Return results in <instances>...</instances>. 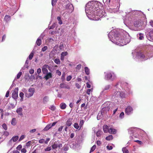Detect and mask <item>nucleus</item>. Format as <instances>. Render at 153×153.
Instances as JSON below:
<instances>
[{
	"mask_svg": "<svg viewBox=\"0 0 153 153\" xmlns=\"http://www.w3.org/2000/svg\"><path fill=\"white\" fill-rule=\"evenodd\" d=\"M74 126L75 128L77 129H78L79 130L81 128L78 125V124L77 123H74Z\"/></svg>",
	"mask_w": 153,
	"mask_h": 153,
	"instance_id": "cd10ccee",
	"label": "nucleus"
},
{
	"mask_svg": "<svg viewBox=\"0 0 153 153\" xmlns=\"http://www.w3.org/2000/svg\"><path fill=\"white\" fill-rule=\"evenodd\" d=\"M24 94L23 92H21L19 94V96L21 97V101H22L23 99Z\"/></svg>",
	"mask_w": 153,
	"mask_h": 153,
	"instance_id": "4c0bfd02",
	"label": "nucleus"
},
{
	"mask_svg": "<svg viewBox=\"0 0 153 153\" xmlns=\"http://www.w3.org/2000/svg\"><path fill=\"white\" fill-rule=\"evenodd\" d=\"M50 109L52 111H54L55 110L56 108L54 105H51L50 108Z\"/></svg>",
	"mask_w": 153,
	"mask_h": 153,
	"instance_id": "3c124183",
	"label": "nucleus"
},
{
	"mask_svg": "<svg viewBox=\"0 0 153 153\" xmlns=\"http://www.w3.org/2000/svg\"><path fill=\"white\" fill-rule=\"evenodd\" d=\"M26 151V150L25 148H23L21 150V152L22 153H25Z\"/></svg>",
	"mask_w": 153,
	"mask_h": 153,
	"instance_id": "69168bd1",
	"label": "nucleus"
},
{
	"mask_svg": "<svg viewBox=\"0 0 153 153\" xmlns=\"http://www.w3.org/2000/svg\"><path fill=\"white\" fill-rule=\"evenodd\" d=\"M46 75L45 76L44 78L48 80V79L51 78L52 77V74L51 73H47L45 74Z\"/></svg>",
	"mask_w": 153,
	"mask_h": 153,
	"instance_id": "f3484780",
	"label": "nucleus"
},
{
	"mask_svg": "<svg viewBox=\"0 0 153 153\" xmlns=\"http://www.w3.org/2000/svg\"><path fill=\"white\" fill-rule=\"evenodd\" d=\"M31 142L29 141L26 144V146L27 147L30 146V144H31Z\"/></svg>",
	"mask_w": 153,
	"mask_h": 153,
	"instance_id": "338daca9",
	"label": "nucleus"
},
{
	"mask_svg": "<svg viewBox=\"0 0 153 153\" xmlns=\"http://www.w3.org/2000/svg\"><path fill=\"white\" fill-rule=\"evenodd\" d=\"M72 120V118H70L68 119V120L66 122V126L69 127L72 124L71 121Z\"/></svg>",
	"mask_w": 153,
	"mask_h": 153,
	"instance_id": "412c9836",
	"label": "nucleus"
},
{
	"mask_svg": "<svg viewBox=\"0 0 153 153\" xmlns=\"http://www.w3.org/2000/svg\"><path fill=\"white\" fill-rule=\"evenodd\" d=\"M77 143H76L75 145H74V143L73 145V146L72 145H73V144H72V145H70V147L71 148H75L76 146V145L77 144H78V143H80V141H79V142H77Z\"/></svg>",
	"mask_w": 153,
	"mask_h": 153,
	"instance_id": "37998d69",
	"label": "nucleus"
},
{
	"mask_svg": "<svg viewBox=\"0 0 153 153\" xmlns=\"http://www.w3.org/2000/svg\"><path fill=\"white\" fill-rule=\"evenodd\" d=\"M22 74V73L21 72H19L17 74L16 78L17 79H19L20 77Z\"/></svg>",
	"mask_w": 153,
	"mask_h": 153,
	"instance_id": "c03bdc74",
	"label": "nucleus"
},
{
	"mask_svg": "<svg viewBox=\"0 0 153 153\" xmlns=\"http://www.w3.org/2000/svg\"><path fill=\"white\" fill-rule=\"evenodd\" d=\"M133 129L132 128H131L129 129V133L131 134V136H130V138L131 139H133L134 137H136V136L133 135L134 134L133 133H132V131H133Z\"/></svg>",
	"mask_w": 153,
	"mask_h": 153,
	"instance_id": "b1692460",
	"label": "nucleus"
},
{
	"mask_svg": "<svg viewBox=\"0 0 153 153\" xmlns=\"http://www.w3.org/2000/svg\"><path fill=\"white\" fill-rule=\"evenodd\" d=\"M6 38V36L5 34H4L2 36V40H1V42H3V41H4L5 40Z\"/></svg>",
	"mask_w": 153,
	"mask_h": 153,
	"instance_id": "052dcab7",
	"label": "nucleus"
},
{
	"mask_svg": "<svg viewBox=\"0 0 153 153\" xmlns=\"http://www.w3.org/2000/svg\"><path fill=\"white\" fill-rule=\"evenodd\" d=\"M93 89L92 88L91 89H88L86 91V93L88 95H89L91 92L92 91Z\"/></svg>",
	"mask_w": 153,
	"mask_h": 153,
	"instance_id": "49530a36",
	"label": "nucleus"
},
{
	"mask_svg": "<svg viewBox=\"0 0 153 153\" xmlns=\"http://www.w3.org/2000/svg\"><path fill=\"white\" fill-rule=\"evenodd\" d=\"M147 32L148 33L147 36L148 39L151 41L153 42V29H147Z\"/></svg>",
	"mask_w": 153,
	"mask_h": 153,
	"instance_id": "1a4fd4ad",
	"label": "nucleus"
},
{
	"mask_svg": "<svg viewBox=\"0 0 153 153\" xmlns=\"http://www.w3.org/2000/svg\"><path fill=\"white\" fill-rule=\"evenodd\" d=\"M85 74L88 75L90 74V70L87 67H85Z\"/></svg>",
	"mask_w": 153,
	"mask_h": 153,
	"instance_id": "c756f323",
	"label": "nucleus"
},
{
	"mask_svg": "<svg viewBox=\"0 0 153 153\" xmlns=\"http://www.w3.org/2000/svg\"><path fill=\"white\" fill-rule=\"evenodd\" d=\"M36 131V129H34L30 130L29 131V132L30 133H33Z\"/></svg>",
	"mask_w": 153,
	"mask_h": 153,
	"instance_id": "4d7b16f0",
	"label": "nucleus"
},
{
	"mask_svg": "<svg viewBox=\"0 0 153 153\" xmlns=\"http://www.w3.org/2000/svg\"><path fill=\"white\" fill-rule=\"evenodd\" d=\"M113 137L112 135H110L107 137H106L105 139L106 140H112L113 139Z\"/></svg>",
	"mask_w": 153,
	"mask_h": 153,
	"instance_id": "473e14b6",
	"label": "nucleus"
},
{
	"mask_svg": "<svg viewBox=\"0 0 153 153\" xmlns=\"http://www.w3.org/2000/svg\"><path fill=\"white\" fill-rule=\"evenodd\" d=\"M48 69L50 71V67L48 65H45L43 66L42 70L44 74H47L48 72Z\"/></svg>",
	"mask_w": 153,
	"mask_h": 153,
	"instance_id": "4468645a",
	"label": "nucleus"
},
{
	"mask_svg": "<svg viewBox=\"0 0 153 153\" xmlns=\"http://www.w3.org/2000/svg\"><path fill=\"white\" fill-rule=\"evenodd\" d=\"M133 109L130 106H128L125 109V112L128 115H130L133 113Z\"/></svg>",
	"mask_w": 153,
	"mask_h": 153,
	"instance_id": "f8f14e48",
	"label": "nucleus"
},
{
	"mask_svg": "<svg viewBox=\"0 0 153 153\" xmlns=\"http://www.w3.org/2000/svg\"><path fill=\"white\" fill-rule=\"evenodd\" d=\"M71 78L72 77L71 76H69L67 77L66 80L68 81H70L71 79Z\"/></svg>",
	"mask_w": 153,
	"mask_h": 153,
	"instance_id": "5fc2aeb1",
	"label": "nucleus"
},
{
	"mask_svg": "<svg viewBox=\"0 0 153 153\" xmlns=\"http://www.w3.org/2000/svg\"><path fill=\"white\" fill-rule=\"evenodd\" d=\"M113 98H123L127 95L131 93L128 84L126 82H118L114 86L113 89Z\"/></svg>",
	"mask_w": 153,
	"mask_h": 153,
	"instance_id": "7ed1b4c3",
	"label": "nucleus"
},
{
	"mask_svg": "<svg viewBox=\"0 0 153 153\" xmlns=\"http://www.w3.org/2000/svg\"><path fill=\"white\" fill-rule=\"evenodd\" d=\"M149 23L150 25L152 27H153V21L152 20H150Z\"/></svg>",
	"mask_w": 153,
	"mask_h": 153,
	"instance_id": "774afa93",
	"label": "nucleus"
},
{
	"mask_svg": "<svg viewBox=\"0 0 153 153\" xmlns=\"http://www.w3.org/2000/svg\"><path fill=\"white\" fill-rule=\"evenodd\" d=\"M18 88H16L13 91L12 94V97L13 98V99H17L18 95Z\"/></svg>",
	"mask_w": 153,
	"mask_h": 153,
	"instance_id": "ddd939ff",
	"label": "nucleus"
},
{
	"mask_svg": "<svg viewBox=\"0 0 153 153\" xmlns=\"http://www.w3.org/2000/svg\"><path fill=\"white\" fill-rule=\"evenodd\" d=\"M84 123V121L83 120H80L79 126L80 128H81L82 126H83Z\"/></svg>",
	"mask_w": 153,
	"mask_h": 153,
	"instance_id": "79ce46f5",
	"label": "nucleus"
},
{
	"mask_svg": "<svg viewBox=\"0 0 153 153\" xmlns=\"http://www.w3.org/2000/svg\"><path fill=\"white\" fill-rule=\"evenodd\" d=\"M100 5L101 7L100 3L97 1H91L87 4L85 7V11L87 16L89 19L97 20L99 19L94 17V14Z\"/></svg>",
	"mask_w": 153,
	"mask_h": 153,
	"instance_id": "20e7f679",
	"label": "nucleus"
},
{
	"mask_svg": "<svg viewBox=\"0 0 153 153\" xmlns=\"http://www.w3.org/2000/svg\"><path fill=\"white\" fill-rule=\"evenodd\" d=\"M60 87L61 88H65L69 89V87L65 83H61L60 84Z\"/></svg>",
	"mask_w": 153,
	"mask_h": 153,
	"instance_id": "a211bd4d",
	"label": "nucleus"
},
{
	"mask_svg": "<svg viewBox=\"0 0 153 153\" xmlns=\"http://www.w3.org/2000/svg\"><path fill=\"white\" fill-rule=\"evenodd\" d=\"M19 137L18 136H14L10 140V141L11 142L12 140L13 142H15L17 141Z\"/></svg>",
	"mask_w": 153,
	"mask_h": 153,
	"instance_id": "393cba45",
	"label": "nucleus"
},
{
	"mask_svg": "<svg viewBox=\"0 0 153 153\" xmlns=\"http://www.w3.org/2000/svg\"><path fill=\"white\" fill-rule=\"evenodd\" d=\"M2 127L5 130H6L7 129V126L4 123L2 125Z\"/></svg>",
	"mask_w": 153,
	"mask_h": 153,
	"instance_id": "09e8293b",
	"label": "nucleus"
},
{
	"mask_svg": "<svg viewBox=\"0 0 153 153\" xmlns=\"http://www.w3.org/2000/svg\"><path fill=\"white\" fill-rule=\"evenodd\" d=\"M66 105L64 103H62L60 105V108L62 109H65L66 108Z\"/></svg>",
	"mask_w": 153,
	"mask_h": 153,
	"instance_id": "c85d7f7f",
	"label": "nucleus"
},
{
	"mask_svg": "<svg viewBox=\"0 0 153 153\" xmlns=\"http://www.w3.org/2000/svg\"><path fill=\"white\" fill-rule=\"evenodd\" d=\"M106 15V13L105 11L102 9H101L100 6H99V8H98L97 10H96L94 14V17L99 18L97 20H99L102 17H105Z\"/></svg>",
	"mask_w": 153,
	"mask_h": 153,
	"instance_id": "6e6552de",
	"label": "nucleus"
},
{
	"mask_svg": "<svg viewBox=\"0 0 153 153\" xmlns=\"http://www.w3.org/2000/svg\"><path fill=\"white\" fill-rule=\"evenodd\" d=\"M108 36L112 42L120 46L125 45L130 41L128 33L123 30H113L108 34Z\"/></svg>",
	"mask_w": 153,
	"mask_h": 153,
	"instance_id": "f257e3e1",
	"label": "nucleus"
},
{
	"mask_svg": "<svg viewBox=\"0 0 153 153\" xmlns=\"http://www.w3.org/2000/svg\"><path fill=\"white\" fill-rule=\"evenodd\" d=\"M4 20L6 22H7L10 21V16L8 15H6L4 17Z\"/></svg>",
	"mask_w": 153,
	"mask_h": 153,
	"instance_id": "4be33fe9",
	"label": "nucleus"
},
{
	"mask_svg": "<svg viewBox=\"0 0 153 153\" xmlns=\"http://www.w3.org/2000/svg\"><path fill=\"white\" fill-rule=\"evenodd\" d=\"M108 12L110 13H115L117 11V9L112 8H109L108 9Z\"/></svg>",
	"mask_w": 153,
	"mask_h": 153,
	"instance_id": "a878e982",
	"label": "nucleus"
},
{
	"mask_svg": "<svg viewBox=\"0 0 153 153\" xmlns=\"http://www.w3.org/2000/svg\"><path fill=\"white\" fill-rule=\"evenodd\" d=\"M10 90H8L7 91L6 93V95H5V97H9V94L10 93Z\"/></svg>",
	"mask_w": 153,
	"mask_h": 153,
	"instance_id": "680f3d73",
	"label": "nucleus"
},
{
	"mask_svg": "<svg viewBox=\"0 0 153 153\" xmlns=\"http://www.w3.org/2000/svg\"><path fill=\"white\" fill-rule=\"evenodd\" d=\"M78 88H79L81 87L80 85L78 83H76L75 85Z\"/></svg>",
	"mask_w": 153,
	"mask_h": 153,
	"instance_id": "e2e57ef3",
	"label": "nucleus"
},
{
	"mask_svg": "<svg viewBox=\"0 0 153 153\" xmlns=\"http://www.w3.org/2000/svg\"><path fill=\"white\" fill-rule=\"evenodd\" d=\"M54 143V144L52 146V148L54 149H56L58 147H60V144Z\"/></svg>",
	"mask_w": 153,
	"mask_h": 153,
	"instance_id": "bb28decb",
	"label": "nucleus"
},
{
	"mask_svg": "<svg viewBox=\"0 0 153 153\" xmlns=\"http://www.w3.org/2000/svg\"><path fill=\"white\" fill-rule=\"evenodd\" d=\"M101 115H102V113H99L97 115V118L98 120H99L100 119Z\"/></svg>",
	"mask_w": 153,
	"mask_h": 153,
	"instance_id": "864d4df0",
	"label": "nucleus"
},
{
	"mask_svg": "<svg viewBox=\"0 0 153 153\" xmlns=\"http://www.w3.org/2000/svg\"><path fill=\"white\" fill-rule=\"evenodd\" d=\"M132 53L134 59H138L143 61L146 60L148 58L143 53L140 51H138L137 50L133 51Z\"/></svg>",
	"mask_w": 153,
	"mask_h": 153,
	"instance_id": "39448f33",
	"label": "nucleus"
},
{
	"mask_svg": "<svg viewBox=\"0 0 153 153\" xmlns=\"http://www.w3.org/2000/svg\"><path fill=\"white\" fill-rule=\"evenodd\" d=\"M105 79L107 80L113 81L116 80L117 79L116 74L112 71L105 73Z\"/></svg>",
	"mask_w": 153,
	"mask_h": 153,
	"instance_id": "0eeeda50",
	"label": "nucleus"
},
{
	"mask_svg": "<svg viewBox=\"0 0 153 153\" xmlns=\"http://www.w3.org/2000/svg\"><path fill=\"white\" fill-rule=\"evenodd\" d=\"M25 137V136L24 135H22L19 139V141H21V140H23Z\"/></svg>",
	"mask_w": 153,
	"mask_h": 153,
	"instance_id": "13d9d810",
	"label": "nucleus"
},
{
	"mask_svg": "<svg viewBox=\"0 0 153 153\" xmlns=\"http://www.w3.org/2000/svg\"><path fill=\"white\" fill-rule=\"evenodd\" d=\"M137 36L139 37V39L140 40H142L144 38L143 34L142 33H140Z\"/></svg>",
	"mask_w": 153,
	"mask_h": 153,
	"instance_id": "7c9ffc66",
	"label": "nucleus"
},
{
	"mask_svg": "<svg viewBox=\"0 0 153 153\" xmlns=\"http://www.w3.org/2000/svg\"><path fill=\"white\" fill-rule=\"evenodd\" d=\"M124 113L123 112H122L120 114L119 116V118L121 119H123L124 117Z\"/></svg>",
	"mask_w": 153,
	"mask_h": 153,
	"instance_id": "a19ab883",
	"label": "nucleus"
},
{
	"mask_svg": "<svg viewBox=\"0 0 153 153\" xmlns=\"http://www.w3.org/2000/svg\"><path fill=\"white\" fill-rule=\"evenodd\" d=\"M57 20L59 22L58 23L60 25L62 24V20L61 19V17L59 16H58L57 17Z\"/></svg>",
	"mask_w": 153,
	"mask_h": 153,
	"instance_id": "ea45409f",
	"label": "nucleus"
},
{
	"mask_svg": "<svg viewBox=\"0 0 153 153\" xmlns=\"http://www.w3.org/2000/svg\"><path fill=\"white\" fill-rule=\"evenodd\" d=\"M11 124L13 126H15L16 125V120L15 118H13L12 119L11 122Z\"/></svg>",
	"mask_w": 153,
	"mask_h": 153,
	"instance_id": "2f4dec72",
	"label": "nucleus"
},
{
	"mask_svg": "<svg viewBox=\"0 0 153 153\" xmlns=\"http://www.w3.org/2000/svg\"><path fill=\"white\" fill-rule=\"evenodd\" d=\"M126 16L124 23L126 25H129L133 20V19H137L139 16L141 14L143 15V17L138 20L136 19L134 22V25L136 27H139L142 26L143 25H146L147 23V20L146 16L140 11L137 10H132L131 9H129L127 12H126Z\"/></svg>",
	"mask_w": 153,
	"mask_h": 153,
	"instance_id": "f03ea898",
	"label": "nucleus"
},
{
	"mask_svg": "<svg viewBox=\"0 0 153 153\" xmlns=\"http://www.w3.org/2000/svg\"><path fill=\"white\" fill-rule=\"evenodd\" d=\"M36 43L37 45L35 46L33 50L30 53L28 59L29 58V59L30 60H31L32 59L33 56V53H35V51H36V50H37L38 49L37 45H38V38L36 40Z\"/></svg>",
	"mask_w": 153,
	"mask_h": 153,
	"instance_id": "9b49d317",
	"label": "nucleus"
},
{
	"mask_svg": "<svg viewBox=\"0 0 153 153\" xmlns=\"http://www.w3.org/2000/svg\"><path fill=\"white\" fill-rule=\"evenodd\" d=\"M51 128V126L50 124H49L46 126L44 128V131H47Z\"/></svg>",
	"mask_w": 153,
	"mask_h": 153,
	"instance_id": "f704fd0d",
	"label": "nucleus"
},
{
	"mask_svg": "<svg viewBox=\"0 0 153 153\" xmlns=\"http://www.w3.org/2000/svg\"><path fill=\"white\" fill-rule=\"evenodd\" d=\"M43 35V34H42L40 36V37H39V46L41 44V40L40 39L42 38V36Z\"/></svg>",
	"mask_w": 153,
	"mask_h": 153,
	"instance_id": "a18cd8bd",
	"label": "nucleus"
},
{
	"mask_svg": "<svg viewBox=\"0 0 153 153\" xmlns=\"http://www.w3.org/2000/svg\"><path fill=\"white\" fill-rule=\"evenodd\" d=\"M109 127L108 126L106 125H104L103 126V130L104 132L105 133L109 132Z\"/></svg>",
	"mask_w": 153,
	"mask_h": 153,
	"instance_id": "aec40b11",
	"label": "nucleus"
},
{
	"mask_svg": "<svg viewBox=\"0 0 153 153\" xmlns=\"http://www.w3.org/2000/svg\"><path fill=\"white\" fill-rule=\"evenodd\" d=\"M22 145H19V146H17V147H16V149L18 150H20L22 148Z\"/></svg>",
	"mask_w": 153,
	"mask_h": 153,
	"instance_id": "bf43d9fd",
	"label": "nucleus"
},
{
	"mask_svg": "<svg viewBox=\"0 0 153 153\" xmlns=\"http://www.w3.org/2000/svg\"><path fill=\"white\" fill-rule=\"evenodd\" d=\"M107 149L108 150H111L113 148L111 146H110L109 145H108L106 147Z\"/></svg>",
	"mask_w": 153,
	"mask_h": 153,
	"instance_id": "6e6d98bb",
	"label": "nucleus"
},
{
	"mask_svg": "<svg viewBox=\"0 0 153 153\" xmlns=\"http://www.w3.org/2000/svg\"><path fill=\"white\" fill-rule=\"evenodd\" d=\"M111 85H106L103 89L102 91L101 92V94H103V93L105 91L109 90V89L111 88Z\"/></svg>",
	"mask_w": 153,
	"mask_h": 153,
	"instance_id": "2eb2a0df",
	"label": "nucleus"
},
{
	"mask_svg": "<svg viewBox=\"0 0 153 153\" xmlns=\"http://www.w3.org/2000/svg\"><path fill=\"white\" fill-rule=\"evenodd\" d=\"M65 11H61V14L64 17H66L72 13L74 10V8L73 5L70 3H68L65 6Z\"/></svg>",
	"mask_w": 153,
	"mask_h": 153,
	"instance_id": "423d86ee",
	"label": "nucleus"
},
{
	"mask_svg": "<svg viewBox=\"0 0 153 153\" xmlns=\"http://www.w3.org/2000/svg\"><path fill=\"white\" fill-rule=\"evenodd\" d=\"M96 146L95 145H94L91 148L90 153L93 152L95 149L96 148Z\"/></svg>",
	"mask_w": 153,
	"mask_h": 153,
	"instance_id": "58836bf2",
	"label": "nucleus"
},
{
	"mask_svg": "<svg viewBox=\"0 0 153 153\" xmlns=\"http://www.w3.org/2000/svg\"><path fill=\"white\" fill-rule=\"evenodd\" d=\"M54 62L57 64H60V61L59 59H56L54 60Z\"/></svg>",
	"mask_w": 153,
	"mask_h": 153,
	"instance_id": "e433bc0d",
	"label": "nucleus"
},
{
	"mask_svg": "<svg viewBox=\"0 0 153 153\" xmlns=\"http://www.w3.org/2000/svg\"><path fill=\"white\" fill-rule=\"evenodd\" d=\"M23 91L25 94L26 97L29 98L32 97L33 95L35 90L34 88H30L28 91Z\"/></svg>",
	"mask_w": 153,
	"mask_h": 153,
	"instance_id": "9d476101",
	"label": "nucleus"
},
{
	"mask_svg": "<svg viewBox=\"0 0 153 153\" xmlns=\"http://www.w3.org/2000/svg\"><path fill=\"white\" fill-rule=\"evenodd\" d=\"M51 147H48L47 148H46V149H45V151H49L51 150Z\"/></svg>",
	"mask_w": 153,
	"mask_h": 153,
	"instance_id": "603ef678",
	"label": "nucleus"
},
{
	"mask_svg": "<svg viewBox=\"0 0 153 153\" xmlns=\"http://www.w3.org/2000/svg\"><path fill=\"white\" fill-rule=\"evenodd\" d=\"M122 150L123 153H128V151L126 149V147H123Z\"/></svg>",
	"mask_w": 153,
	"mask_h": 153,
	"instance_id": "72a5a7b5",
	"label": "nucleus"
},
{
	"mask_svg": "<svg viewBox=\"0 0 153 153\" xmlns=\"http://www.w3.org/2000/svg\"><path fill=\"white\" fill-rule=\"evenodd\" d=\"M56 73L59 76H60L61 74V72L59 70H57L56 71Z\"/></svg>",
	"mask_w": 153,
	"mask_h": 153,
	"instance_id": "0e129e2a",
	"label": "nucleus"
},
{
	"mask_svg": "<svg viewBox=\"0 0 153 153\" xmlns=\"http://www.w3.org/2000/svg\"><path fill=\"white\" fill-rule=\"evenodd\" d=\"M22 111V108L21 107L18 108L16 111V112L18 113V114L21 116H22L23 115Z\"/></svg>",
	"mask_w": 153,
	"mask_h": 153,
	"instance_id": "dca6fc26",
	"label": "nucleus"
},
{
	"mask_svg": "<svg viewBox=\"0 0 153 153\" xmlns=\"http://www.w3.org/2000/svg\"><path fill=\"white\" fill-rule=\"evenodd\" d=\"M102 132L100 131H97L96 133L97 136L98 137H100Z\"/></svg>",
	"mask_w": 153,
	"mask_h": 153,
	"instance_id": "c9c22d12",
	"label": "nucleus"
},
{
	"mask_svg": "<svg viewBox=\"0 0 153 153\" xmlns=\"http://www.w3.org/2000/svg\"><path fill=\"white\" fill-rule=\"evenodd\" d=\"M57 0H52V6H53L54 5H55L56 3V2Z\"/></svg>",
	"mask_w": 153,
	"mask_h": 153,
	"instance_id": "de8ad7c7",
	"label": "nucleus"
},
{
	"mask_svg": "<svg viewBox=\"0 0 153 153\" xmlns=\"http://www.w3.org/2000/svg\"><path fill=\"white\" fill-rule=\"evenodd\" d=\"M48 49V47L47 46H45L42 49V51L43 52L45 51Z\"/></svg>",
	"mask_w": 153,
	"mask_h": 153,
	"instance_id": "8fccbe9b",
	"label": "nucleus"
},
{
	"mask_svg": "<svg viewBox=\"0 0 153 153\" xmlns=\"http://www.w3.org/2000/svg\"><path fill=\"white\" fill-rule=\"evenodd\" d=\"M117 132V130L116 129L112 128H110L109 129V133L110 134H115Z\"/></svg>",
	"mask_w": 153,
	"mask_h": 153,
	"instance_id": "5701e85b",
	"label": "nucleus"
},
{
	"mask_svg": "<svg viewBox=\"0 0 153 153\" xmlns=\"http://www.w3.org/2000/svg\"><path fill=\"white\" fill-rule=\"evenodd\" d=\"M68 54V53L66 51L62 52L61 54V60H63L65 58V56H66Z\"/></svg>",
	"mask_w": 153,
	"mask_h": 153,
	"instance_id": "6ab92c4d",
	"label": "nucleus"
}]
</instances>
